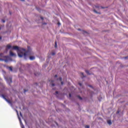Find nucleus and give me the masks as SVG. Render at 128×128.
<instances>
[{"label":"nucleus","instance_id":"4c0bfd02","mask_svg":"<svg viewBox=\"0 0 128 128\" xmlns=\"http://www.w3.org/2000/svg\"><path fill=\"white\" fill-rule=\"evenodd\" d=\"M78 30H80V29H78Z\"/></svg>","mask_w":128,"mask_h":128},{"label":"nucleus","instance_id":"f257e3e1","mask_svg":"<svg viewBox=\"0 0 128 128\" xmlns=\"http://www.w3.org/2000/svg\"><path fill=\"white\" fill-rule=\"evenodd\" d=\"M6 48L8 50H10V48H12V50H16L19 58H22V56H24V58H26V52H26V50L22 48H20L18 47V46H12V45L8 44L6 46Z\"/></svg>","mask_w":128,"mask_h":128},{"label":"nucleus","instance_id":"aec40b11","mask_svg":"<svg viewBox=\"0 0 128 128\" xmlns=\"http://www.w3.org/2000/svg\"><path fill=\"white\" fill-rule=\"evenodd\" d=\"M78 84L80 86H82V83H78Z\"/></svg>","mask_w":128,"mask_h":128},{"label":"nucleus","instance_id":"6e6552de","mask_svg":"<svg viewBox=\"0 0 128 128\" xmlns=\"http://www.w3.org/2000/svg\"><path fill=\"white\" fill-rule=\"evenodd\" d=\"M28 91V89H24V94H26V92Z\"/></svg>","mask_w":128,"mask_h":128},{"label":"nucleus","instance_id":"393cba45","mask_svg":"<svg viewBox=\"0 0 128 128\" xmlns=\"http://www.w3.org/2000/svg\"><path fill=\"white\" fill-rule=\"evenodd\" d=\"M96 8H100V6H96Z\"/></svg>","mask_w":128,"mask_h":128},{"label":"nucleus","instance_id":"39448f33","mask_svg":"<svg viewBox=\"0 0 128 128\" xmlns=\"http://www.w3.org/2000/svg\"><path fill=\"white\" fill-rule=\"evenodd\" d=\"M20 122V124L22 128H24V124H22V120H20V118H19Z\"/></svg>","mask_w":128,"mask_h":128},{"label":"nucleus","instance_id":"c85d7f7f","mask_svg":"<svg viewBox=\"0 0 128 128\" xmlns=\"http://www.w3.org/2000/svg\"><path fill=\"white\" fill-rule=\"evenodd\" d=\"M116 114H120V111H117Z\"/></svg>","mask_w":128,"mask_h":128},{"label":"nucleus","instance_id":"ea45409f","mask_svg":"<svg viewBox=\"0 0 128 128\" xmlns=\"http://www.w3.org/2000/svg\"><path fill=\"white\" fill-rule=\"evenodd\" d=\"M58 24H60V23H58Z\"/></svg>","mask_w":128,"mask_h":128},{"label":"nucleus","instance_id":"423d86ee","mask_svg":"<svg viewBox=\"0 0 128 128\" xmlns=\"http://www.w3.org/2000/svg\"><path fill=\"white\" fill-rule=\"evenodd\" d=\"M86 72L87 74H90V71L88 70H86Z\"/></svg>","mask_w":128,"mask_h":128},{"label":"nucleus","instance_id":"9d476101","mask_svg":"<svg viewBox=\"0 0 128 128\" xmlns=\"http://www.w3.org/2000/svg\"><path fill=\"white\" fill-rule=\"evenodd\" d=\"M78 98H79V100H82V98L80 96H78Z\"/></svg>","mask_w":128,"mask_h":128},{"label":"nucleus","instance_id":"cd10ccee","mask_svg":"<svg viewBox=\"0 0 128 128\" xmlns=\"http://www.w3.org/2000/svg\"><path fill=\"white\" fill-rule=\"evenodd\" d=\"M54 78H58V75H55Z\"/></svg>","mask_w":128,"mask_h":128},{"label":"nucleus","instance_id":"dca6fc26","mask_svg":"<svg viewBox=\"0 0 128 128\" xmlns=\"http://www.w3.org/2000/svg\"><path fill=\"white\" fill-rule=\"evenodd\" d=\"M59 80H60V82H62V78L61 77H60V78H59Z\"/></svg>","mask_w":128,"mask_h":128},{"label":"nucleus","instance_id":"412c9836","mask_svg":"<svg viewBox=\"0 0 128 128\" xmlns=\"http://www.w3.org/2000/svg\"><path fill=\"white\" fill-rule=\"evenodd\" d=\"M52 86H54L55 84H52Z\"/></svg>","mask_w":128,"mask_h":128},{"label":"nucleus","instance_id":"4468645a","mask_svg":"<svg viewBox=\"0 0 128 128\" xmlns=\"http://www.w3.org/2000/svg\"><path fill=\"white\" fill-rule=\"evenodd\" d=\"M85 128H90V126L88 125H86L85 126Z\"/></svg>","mask_w":128,"mask_h":128},{"label":"nucleus","instance_id":"f8f14e48","mask_svg":"<svg viewBox=\"0 0 128 128\" xmlns=\"http://www.w3.org/2000/svg\"><path fill=\"white\" fill-rule=\"evenodd\" d=\"M8 68H9L11 72H12V68L8 67Z\"/></svg>","mask_w":128,"mask_h":128},{"label":"nucleus","instance_id":"f3484780","mask_svg":"<svg viewBox=\"0 0 128 128\" xmlns=\"http://www.w3.org/2000/svg\"><path fill=\"white\" fill-rule=\"evenodd\" d=\"M94 12H96V14H98V12L96 10H94Z\"/></svg>","mask_w":128,"mask_h":128},{"label":"nucleus","instance_id":"7ed1b4c3","mask_svg":"<svg viewBox=\"0 0 128 128\" xmlns=\"http://www.w3.org/2000/svg\"><path fill=\"white\" fill-rule=\"evenodd\" d=\"M6 82L8 84H10L12 82V78H10L6 80Z\"/></svg>","mask_w":128,"mask_h":128},{"label":"nucleus","instance_id":"bb28decb","mask_svg":"<svg viewBox=\"0 0 128 128\" xmlns=\"http://www.w3.org/2000/svg\"><path fill=\"white\" fill-rule=\"evenodd\" d=\"M16 112L17 114H18V110H16Z\"/></svg>","mask_w":128,"mask_h":128},{"label":"nucleus","instance_id":"f03ea898","mask_svg":"<svg viewBox=\"0 0 128 128\" xmlns=\"http://www.w3.org/2000/svg\"><path fill=\"white\" fill-rule=\"evenodd\" d=\"M2 98H3L4 100H5L6 102H8V104H12L11 100H10L7 99L6 98V96H4V94H2Z\"/></svg>","mask_w":128,"mask_h":128},{"label":"nucleus","instance_id":"473e14b6","mask_svg":"<svg viewBox=\"0 0 128 128\" xmlns=\"http://www.w3.org/2000/svg\"><path fill=\"white\" fill-rule=\"evenodd\" d=\"M0 60H4L0 58Z\"/></svg>","mask_w":128,"mask_h":128},{"label":"nucleus","instance_id":"7c9ffc66","mask_svg":"<svg viewBox=\"0 0 128 128\" xmlns=\"http://www.w3.org/2000/svg\"><path fill=\"white\" fill-rule=\"evenodd\" d=\"M101 8H106L102 7V6H101Z\"/></svg>","mask_w":128,"mask_h":128},{"label":"nucleus","instance_id":"a211bd4d","mask_svg":"<svg viewBox=\"0 0 128 128\" xmlns=\"http://www.w3.org/2000/svg\"><path fill=\"white\" fill-rule=\"evenodd\" d=\"M30 60H32V56H30Z\"/></svg>","mask_w":128,"mask_h":128},{"label":"nucleus","instance_id":"c9c22d12","mask_svg":"<svg viewBox=\"0 0 128 128\" xmlns=\"http://www.w3.org/2000/svg\"><path fill=\"white\" fill-rule=\"evenodd\" d=\"M22 0V2H24V0Z\"/></svg>","mask_w":128,"mask_h":128},{"label":"nucleus","instance_id":"f704fd0d","mask_svg":"<svg viewBox=\"0 0 128 128\" xmlns=\"http://www.w3.org/2000/svg\"><path fill=\"white\" fill-rule=\"evenodd\" d=\"M2 40V36H0V40Z\"/></svg>","mask_w":128,"mask_h":128},{"label":"nucleus","instance_id":"0eeeda50","mask_svg":"<svg viewBox=\"0 0 128 128\" xmlns=\"http://www.w3.org/2000/svg\"><path fill=\"white\" fill-rule=\"evenodd\" d=\"M108 124H112V121L110 120H109L108 121Z\"/></svg>","mask_w":128,"mask_h":128},{"label":"nucleus","instance_id":"2eb2a0df","mask_svg":"<svg viewBox=\"0 0 128 128\" xmlns=\"http://www.w3.org/2000/svg\"><path fill=\"white\" fill-rule=\"evenodd\" d=\"M52 56H54L56 54V53L54 52H52Z\"/></svg>","mask_w":128,"mask_h":128},{"label":"nucleus","instance_id":"1a4fd4ad","mask_svg":"<svg viewBox=\"0 0 128 128\" xmlns=\"http://www.w3.org/2000/svg\"><path fill=\"white\" fill-rule=\"evenodd\" d=\"M34 76H38L40 75V73H34Z\"/></svg>","mask_w":128,"mask_h":128},{"label":"nucleus","instance_id":"58836bf2","mask_svg":"<svg viewBox=\"0 0 128 128\" xmlns=\"http://www.w3.org/2000/svg\"><path fill=\"white\" fill-rule=\"evenodd\" d=\"M0 30H2V28L0 27Z\"/></svg>","mask_w":128,"mask_h":128},{"label":"nucleus","instance_id":"4be33fe9","mask_svg":"<svg viewBox=\"0 0 128 128\" xmlns=\"http://www.w3.org/2000/svg\"><path fill=\"white\" fill-rule=\"evenodd\" d=\"M2 22H6V21L4 20H2Z\"/></svg>","mask_w":128,"mask_h":128},{"label":"nucleus","instance_id":"c756f323","mask_svg":"<svg viewBox=\"0 0 128 128\" xmlns=\"http://www.w3.org/2000/svg\"><path fill=\"white\" fill-rule=\"evenodd\" d=\"M61 84H62V85L64 84V82H61Z\"/></svg>","mask_w":128,"mask_h":128},{"label":"nucleus","instance_id":"ddd939ff","mask_svg":"<svg viewBox=\"0 0 128 128\" xmlns=\"http://www.w3.org/2000/svg\"><path fill=\"white\" fill-rule=\"evenodd\" d=\"M27 66L28 68H30V66H32V64H27Z\"/></svg>","mask_w":128,"mask_h":128},{"label":"nucleus","instance_id":"b1692460","mask_svg":"<svg viewBox=\"0 0 128 128\" xmlns=\"http://www.w3.org/2000/svg\"><path fill=\"white\" fill-rule=\"evenodd\" d=\"M58 94V92L56 91V94Z\"/></svg>","mask_w":128,"mask_h":128},{"label":"nucleus","instance_id":"6ab92c4d","mask_svg":"<svg viewBox=\"0 0 128 128\" xmlns=\"http://www.w3.org/2000/svg\"><path fill=\"white\" fill-rule=\"evenodd\" d=\"M69 97H70V98H72V94H69Z\"/></svg>","mask_w":128,"mask_h":128},{"label":"nucleus","instance_id":"9b49d317","mask_svg":"<svg viewBox=\"0 0 128 128\" xmlns=\"http://www.w3.org/2000/svg\"><path fill=\"white\" fill-rule=\"evenodd\" d=\"M55 48H58V44L56 43V41L55 42Z\"/></svg>","mask_w":128,"mask_h":128},{"label":"nucleus","instance_id":"2f4dec72","mask_svg":"<svg viewBox=\"0 0 128 128\" xmlns=\"http://www.w3.org/2000/svg\"><path fill=\"white\" fill-rule=\"evenodd\" d=\"M34 56H32V60H34Z\"/></svg>","mask_w":128,"mask_h":128},{"label":"nucleus","instance_id":"20e7f679","mask_svg":"<svg viewBox=\"0 0 128 128\" xmlns=\"http://www.w3.org/2000/svg\"><path fill=\"white\" fill-rule=\"evenodd\" d=\"M10 54L11 56H16V55L14 53L12 52H10Z\"/></svg>","mask_w":128,"mask_h":128},{"label":"nucleus","instance_id":"e433bc0d","mask_svg":"<svg viewBox=\"0 0 128 128\" xmlns=\"http://www.w3.org/2000/svg\"><path fill=\"white\" fill-rule=\"evenodd\" d=\"M44 24H46V23H44Z\"/></svg>","mask_w":128,"mask_h":128},{"label":"nucleus","instance_id":"a878e982","mask_svg":"<svg viewBox=\"0 0 128 128\" xmlns=\"http://www.w3.org/2000/svg\"><path fill=\"white\" fill-rule=\"evenodd\" d=\"M20 116H22V112H20Z\"/></svg>","mask_w":128,"mask_h":128},{"label":"nucleus","instance_id":"5701e85b","mask_svg":"<svg viewBox=\"0 0 128 128\" xmlns=\"http://www.w3.org/2000/svg\"><path fill=\"white\" fill-rule=\"evenodd\" d=\"M40 18H41V20H44V17L41 16V17H40Z\"/></svg>","mask_w":128,"mask_h":128},{"label":"nucleus","instance_id":"72a5a7b5","mask_svg":"<svg viewBox=\"0 0 128 128\" xmlns=\"http://www.w3.org/2000/svg\"><path fill=\"white\" fill-rule=\"evenodd\" d=\"M81 74L84 76V73L82 72Z\"/></svg>","mask_w":128,"mask_h":128}]
</instances>
